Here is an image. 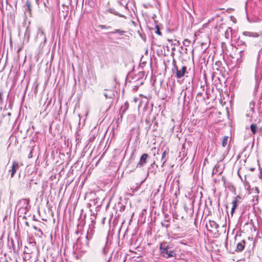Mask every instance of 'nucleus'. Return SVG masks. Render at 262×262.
<instances>
[{"label":"nucleus","instance_id":"obj_1","mask_svg":"<svg viewBox=\"0 0 262 262\" xmlns=\"http://www.w3.org/2000/svg\"><path fill=\"white\" fill-rule=\"evenodd\" d=\"M159 255L166 259H175L177 255V248L172 243L162 242L159 246Z\"/></svg>","mask_w":262,"mask_h":262},{"label":"nucleus","instance_id":"obj_2","mask_svg":"<svg viewBox=\"0 0 262 262\" xmlns=\"http://www.w3.org/2000/svg\"><path fill=\"white\" fill-rule=\"evenodd\" d=\"M243 35L252 38V45L256 48L261 49L259 50L257 55V62L262 63V33H257L250 31L243 32Z\"/></svg>","mask_w":262,"mask_h":262},{"label":"nucleus","instance_id":"obj_3","mask_svg":"<svg viewBox=\"0 0 262 262\" xmlns=\"http://www.w3.org/2000/svg\"><path fill=\"white\" fill-rule=\"evenodd\" d=\"M173 68L172 70L173 74L174 75L175 77L177 78L180 79L184 77L187 72V67L185 66H182L181 67H179L176 64V61L174 59L172 60Z\"/></svg>","mask_w":262,"mask_h":262},{"label":"nucleus","instance_id":"obj_4","mask_svg":"<svg viewBox=\"0 0 262 262\" xmlns=\"http://www.w3.org/2000/svg\"><path fill=\"white\" fill-rule=\"evenodd\" d=\"M16 207H18V213L19 214L20 216L23 214H27L30 208L29 200L24 199L19 200Z\"/></svg>","mask_w":262,"mask_h":262},{"label":"nucleus","instance_id":"obj_5","mask_svg":"<svg viewBox=\"0 0 262 262\" xmlns=\"http://www.w3.org/2000/svg\"><path fill=\"white\" fill-rule=\"evenodd\" d=\"M206 227L209 232L213 233L216 236L220 235L218 230L219 225L215 221L210 220L208 223L206 224Z\"/></svg>","mask_w":262,"mask_h":262},{"label":"nucleus","instance_id":"obj_6","mask_svg":"<svg viewBox=\"0 0 262 262\" xmlns=\"http://www.w3.org/2000/svg\"><path fill=\"white\" fill-rule=\"evenodd\" d=\"M36 38L37 39L43 40V44H45L47 42V37L42 28L41 27H39L37 28Z\"/></svg>","mask_w":262,"mask_h":262},{"label":"nucleus","instance_id":"obj_7","mask_svg":"<svg viewBox=\"0 0 262 262\" xmlns=\"http://www.w3.org/2000/svg\"><path fill=\"white\" fill-rule=\"evenodd\" d=\"M148 157L147 154H143L140 158L139 162L137 165V167L140 168L143 166L147 163V159Z\"/></svg>","mask_w":262,"mask_h":262},{"label":"nucleus","instance_id":"obj_8","mask_svg":"<svg viewBox=\"0 0 262 262\" xmlns=\"http://www.w3.org/2000/svg\"><path fill=\"white\" fill-rule=\"evenodd\" d=\"M237 43L238 46L242 48V50L239 51V54L241 57H242L245 55V50H246L247 45L245 41L242 40H238Z\"/></svg>","mask_w":262,"mask_h":262},{"label":"nucleus","instance_id":"obj_9","mask_svg":"<svg viewBox=\"0 0 262 262\" xmlns=\"http://www.w3.org/2000/svg\"><path fill=\"white\" fill-rule=\"evenodd\" d=\"M19 167L18 163L16 161H13L11 169L9 170L11 172V177L13 178L14 174Z\"/></svg>","mask_w":262,"mask_h":262},{"label":"nucleus","instance_id":"obj_10","mask_svg":"<svg viewBox=\"0 0 262 262\" xmlns=\"http://www.w3.org/2000/svg\"><path fill=\"white\" fill-rule=\"evenodd\" d=\"M206 96V98L205 97V96L203 95V93H202V92H199L198 94H197V95H196V100L199 102V101H201V102H204L205 101L206 99H209V96H208V94L207 93V92H206V94H205Z\"/></svg>","mask_w":262,"mask_h":262},{"label":"nucleus","instance_id":"obj_11","mask_svg":"<svg viewBox=\"0 0 262 262\" xmlns=\"http://www.w3.org/2000/svg\"><path fill=\"white\" fill-rule=\"evenodd\" d=\"M43 4L45 7V11L49 13L52 9V5L49 2V0H44L43 2Z\"/></svg>","mask_w":262,"mask_h":262},{"label":"nucleus","instance_id":"obj_12","mask_svg":"<svg viewBox=\"0 0 262 262\" xmlns=\"http://www.w3.org/2000/svg\"><path fill=\"white\" fill-rule=\"evenodd\" d=\"M129 107V104L127 101H126L124 105L121 106V111L120 112V117L122 118V116L125 113L126 111Z\"/></svg>","mask_w":262,"mask_h":262},{"label":"nucleus","instance_id":"obj_13","mask_svg":"<svg viewBox=\"0 0 262 262\" xmlns=\"http://www.w3.org/2000/svg\"><path fill=\"white\" fill-rule=\"evenodd\" d=\"M245 246V240H243L237 244L235 251L236 252H241L244 250Z\"/></svg>","mask_w":262,"mask_h":262},{"label":"nucleus","instance_id":"obj_14","mask_svg":"<svg viewBox=\"0 0 262 262\" xmlns=\"http://www.w3.org/2000/svg\"><path fill=\"white\" fill-rule=\"evenodd\" d=\"M238 199H240V197L239 196H237L235 197L233 201L232 204V207L231 208V213L232 214L236 208L237 206V202L238 201Z\"/></svg>","mask_w":262,"mask_h":262},{"label":"nucleus","instance_id":"obj_15","mask_svg":"<svg viewBox=\"0 0 262 262\" xmlns=\"http://www.w3.org/2000/svg\"><path fill=\"white\" fill-rule=\"evenodd\" d=\"M217 172L219 173V174H221L222 173V168H220V166L219 165L216 164L212 170V175L213 176Z\"/></svg>","mask_w":262,"mask_h":262},{"label":"nucleus","instance_id":"obj_16","mask_svg":"<svg viewBox=\"0 0 262 262\" xmlns=\"http://www.w3.org/2000/svg\"><path fill=\"white\" fill-rule=\"evenodd\" d=\"M244 184L245 189L247 190L249 193H251V186L249 182L246 180V176H245Z\"/></svg>","mask_w":262,"mask_h":262},{"label":"nucleus","instance_id":"obj_17","mask_svg":"<svg viewBox=\"0 0 262 262\" xmlns=\"http://www.w3.org/2000/svg\"><path fill=\"white\" fill-rule=\"evenodd\" d=\"M125 32L124 31L121 29H114L113 31H111L108 33L112 34H118L120 36H122L124 35Z\"/></svg>","mask_w":262,"mask_h":262},{"label":"nucleus","instance_id":"obj_18","mask_svg":"<svg viewBox=\"0 0 262 262\" xmlns=\"http://www.w3.org/2000/svg\"><path fill=\"white\" fill-rule=\"evenodd\" d=\"M250 129L253 135H255L257 132H258V129L256 124H251Z\"/></svg>","mask_w":262,"mask_h":262},{"label":"nucleus","instance_id":"obj_19","mask_svg":"<svg viewBox=\"0 0 262 262\" xmlns=\"http://www.w3.org/2000/svg\"><path fill=\"white\" fill-rule=\"evenodd\" d=\"M93 236L91 234L87 233L85 237V242L83 244V246L88 247L89 246V241L92 238Z\"/></svg>","mask_w":262,"mask_h":262},{"label":"nucleus","instance_id":"obj_20","mask_svg":"<svg viewBox=\"0 0 262 262\" xmlns=\"http://www.w3.org/2000/svg\"><path fill=\"white\" fill-rule=\"evenodd\" d=\"M232 29L230 27H229L228 29L225 32V37L227 39H229L232 38L231 34Z\"/></svg>","mask_w":262,"mask_h":262},{"label":"nucleus","instance_id":"obj_21","mask_svg":"<svg viewBox=\"0 0 262 262\" xmlns=\"http://www.w3.org/2000/svg\"><path fill=\"white\" fill-rule=\"evenodd\" d=\"M108 243V237H106V238L104 241V244H105L104 246L102 248V252L104 254H106L107 252V245Z\"/></svg>","mask_w":262,"mask_h":262},{"label":"nucleus","instance_id":"obj_22","mask_svg":"<svg viewBox=\"0 0 262 262\" xmlns=\"http://www.w3.org/2000/svg\"><path fill=\"white\" fill-rule=\"evenodd\" d=\"M109 12L111 13H112L115 15H117V16H119V17H124L125 16L124 15H122V14H120L118 12L116 11L115 9H110L108 10Z\"/></svg>","mask_w":262,"mask_h":262},{"label":"nucleus","instance_id":"obj_23","mask_svg":"<svg viewBox=\"0 0 262 262\" xmlns=\"http://www.w3.org/2000/svg\"><path fill=\"white\" fill-rule=\"evenodd\" d=\"M244 226H248V227L250 229L251 231H252V228H254V231H255L256 230L255 227H254V225L253 224V223H252V222L246 223L244 224Z\"/></svg>","mask_w":262,"mask_h":262},{"label":"nucleus","instance_id":"obj_24","mask_svg":"<svg viewBox=\"0 0 262 262\" xmlns=\"http://www.w3.org/2000/svg\"><path fill=\"white\" fill-rule=\"evenodd\" d=\"M94 226L93 224L90 225L89 228L88 230L87 233L91 234L93 236L94 234Z\"/></svg>","mask_w":262,"mask_h":262},{"label":"nucleus","instance_id":"obj_25","mask_svg":"<svg viewBox=\"0 0 262 262\" xmlns=\"http://www.w3.org/2000/svg\"><path fill=\"white\" fill-rule=\"evenodd\" d=\"M130 0H120L119 3L122 6H125L127 8L128 3Z\"/></svg>","mask_w":262,"mask_h":262},{"label":"nucleus","instance_id":"obj_26","mask_svg":"<svg viewBox=\"0 0 262 262\" xmlns=\"http://www.w3.org/2000/svg\"><path fill=\"white\" fill-rule=\"evenodd\" d=\"M26 6H27V10L28 11L31 13V11H32V6H31V3L30 2V0H27L26 2Z\"/></svg>","mask_w":262,"mask_h":262},{"label":"nucleus","instance_id":"obj_27","mask_svg":"<svg viewBox=\"0 0 262 262\" xmlns=\"http://www.w3.org/2000/svg\"><path fill=\"white\" fill-rule=\"evenodd\" d=\"M168 155V152H166V151H164L163 153H162V159H161V160L163 161V164H164L166 161H167V158L166 157V156Z\"/></svg>","mask_w":262,"mask_h":262},{"label":"nucleus","instance_id":"obj_28","mask_svg":"<svg viewBox=\"0 0 262 262\" xmlns=\"http://www.w3.org/2000/svg\"><path fill=\"white\" fill-rule=\"evenodd\" d=\"M228 140V136H224L222 140V144L223 147H225L227 145Z\"/></svg>","mask_w":262,"mask_h":262},{"label":"nucleus","instance_id":"obj_29","mask_svg":"<svg viewBox=\"0 0 262 262\" xmlns=\"http://www.w3.org/2000/svg\"><path fill=\"white\" fill-rule=\"evenodd\" d=\"M98 27L100 28L101 29L109 30V29H112L111 26L103 25H99L98 26Z\"/></svg>","mask_w":262,"mask_h":262},{"label":"nucleus","instance_id":"obj_30","mask_svg":"<svg viewBox=\"0 0 262 262\" xmlns=\"http://www.w3.org/2000/svg\"><path fill=\"white\" fill-rule=\"evenodd\" d=\"M85 3L91 7L94 6L95 0H86Z\"/></svg>","mask_w":262,"mask_h":262},{"label":"nucleus","instance_id":"obj_31","mask_svg":"<svg viewBox=\"0 0 262 262\" xmlns=\"http://www.w3.org/2000/svg\"><path fill=\"white\" fill-rule=\"evenodd\" d=\"M109 92H110V94L106 93L105 92L104 93V94H103V95L105 96V97L106 98V99L112 98V95L113 94V93L111 90L109 91Z\"/></svg>","mask_w":262,"mask_h":262},{"label":"nucleus","instance_id":"obj_32","mask_svg":"<svg viewBox=\"0 0 262 262\" xmlns=\"http://www.w3.org/2000/svg\"><path fill=\"white\" fill-rule=\"evenodd\" d=\"M161 225L163 227L168 228L169 227V224L167 220H165L164 222L161 223Z\"/></svg>","mask_w":262,"mask_h":262},{"label":"nucleus","instance_id":"obj_33","mask_svg":"<svg viewBox=\"0 0 262 262\" xmlns=\"http://www.w3.org/2000/svg\"><path fill=\"white\" fill-rule=\"evenodd\" d=\"M155 27H156L155 33L158 34L159 35L161 36L162 35V33H161V32L160 30L159 27L158 25H156Z\"/></svg>","mask_w":262,"mask_h":262},{"label":"nucleus","instance_id":"obj_34","mask_svg":"<svg viewBox=\"0 0 262 262\" xmlns=\"http://www.w3.org/2000/svg\"><path fill=\"white\" fill-rule=\"evenodd\" d=\"M155 165V162H154L153 163H152L150 165V167H149V168H148V172H152V173H155V172L153 170H151V168H154Z\"/></svg>","mask_w":262,"mask_h":262},{"label":"nucleus","instance_id":"obj_35","mask_svg":"<svg viewBox=\"0 0 262 262\" xmlns=\"http://www.w3.org/2000/svg\"><path fill=\"white\" fill-rule=\"evenodd\" d=\"M250 108L252 112H254V104L253 102L250 103Z\"/></svg>","mask_w":262,"mask_h":262},{"label":"nucleus","instance_id":"obj_36","mask_svg":"<svg viewBox=\"0 0 262 262\" xmlns=\"http://www.w3.org/2000/svg\"><path fill=\"white\" fill-rule=\"evenodd\" d=\"M145 123L147 124V125H148V127H147V130H149L150 126H151V124L149 122V121L147 119H146L145 120Z\"/></svg>","mask_w":262,"mask_h":262},{"label":"nucleus","instance_id":"obj_37","mask_svg":"<svg viewBox=\"0 0 262 262\" xmlns=\"http://www.w3.org/2000/svg\"><path fill=\"white\" fill-rule=\"evenodd\" d=\"M3 95V92L2 91H0V103L2 102V96Z\"/></svg>","mask_w":262,"mask_h":262},{"label":"nucleus","instance_id":"obj_38","mask_svg":"<svg viewBox=\"0 0 262 262\" xmlns=\"http://www.w3.org/2000/svg\"><path fill=\"white\" fill-rule=\"evenodd\" d=\"M33 228H34L35 230H37V231H38L40 232L41 233V234H42V231L41 230V229H39V228H37V227H35V226H34V227H33Z\"/></svg>","mask_w":262,"mask_h":262},{"label":"nucleus","instance_id":"obj_39","mask_svg":"<svg viewBox=\"0 0 262 262\" xmlns=\"http://www.w3.org/2000/svg\"><path fill=\"white\" fill-rule=\"evenodd\" d=\"M157 125H158V122L157 121H155V123H154V129H153V130H155L156 129V127L157 126Z\"/></svg>","mask_w":262,"mask_h":262},{"label":"nucleus","instance_id":"obj_40","mask_svg":"<svg viewBox=\"0 0 262 262\" xmlns=\"http://www.w3.org/2000/svg\"><path fill=\"white\" fill-rule=\"evenodd\" d=\"M175 41L176 42H175V43H171V45H176L177 44H179L180 43V41L179 40H175Z\"/></svg>","mask_w":262,"mask_h":262},{"label":"nucleus","instance_id":"obj_41","mask_svg":"<svg viewBox=\"0 0 262 262\" xmlns=\"http://www.w3.org/2000/svg\"><path fill=\"white\" fill-rule=\"evenodd\" d=\"M35 3L37 5V6L39 7L40 4V0H35Z\"/></svg>","mask_w":262,"mask_h":262},{"label":"nucleus","instance_id":"obj_42","mask_svg":"<svg viewBox=\"0 0 262 262\" xmlns=\"http://www.w3.org/2000/svg\"><path fill=\"white\" fill-rule=\"evenodd\" d=\"M32 157V151H31L30 154L28 155V158H31Z\"/></svg>","mask_w":262,"mask_h":262},{"label":"nucleus","instance_id":"obj_43","mask_svg":"<svg viewBox=\"0 0 262 262\" xmlns=\"http://www.w3.org/2000/svg\"><path fill=\"white\" fill-rule=\"evenodd\" d=\"M258 177L260 179H262V171H260L259 174L258 175Z\"/></svg>","mask_w":262,"mask_h":262},{"label":"nucleus","instance_id":"obj_44","mask_svg":"<svg viewBox=\"0 0 262 262\" xmlns=\"http://www.w3.org/2000/svg\"><path fill=\"white\" fill-rule=\"evenodd\" d=\"M238 176L239 177H240L242 181L244 183V180H243V179L242 178V177L239 175V174L238 173Z\"/></svg>","mask_w":262,"mask_h":262},{"label":"nucleus","instance_id":"obj_45","mask_svg":"<svg viewBox=\"0 0 262 262\" xmlns=\"http://www.w3.org/2000/svg\"><path fill=\"white\" fill-rule=\"evenodd\" d=\"M134 101L135 102H137V101H138V98H134Z\"/></svg>","mask_w":262,"mask_h":262},{"label":"nucleus","instance_id":"obj_46","mask_svg":"<svg viewBox=\"0 0 262 262\" xmlns=\"http://www.w3.org/2000/svg\"><path fill=\"white\" fill-rule=\"evenodd\" d=\"M255 80H256V86H257V78L256 77H255Z\"/></svg>","mask_w":262,"mask_h":262},{"label":"nucleus","instance_id":"obj_47","mask_svg":"<svg viewBox=\"0 0 262 262\" xmlns=\"http://www.w3.org/2000/svg\"><path fill=\"white\" fill-rule=\"evenodd\" d=\"M74 1L75 2L76 5L78 4V0H74Z\"/></svg>","mask_w":262,"mask_h":262},{"label":"nucleus","instance_id":"obj_48","mask_svg":"<svg viewBox=\"0 0 262 262\" xmlns=\"http://www.w3.org/2000/svg\"><path fill=\"white\" fill-rule=\"evenodd\" d=\"M77 242H78V243H80V238L79 237V238H77Z\"/></svg>","mask_w":262,"mask_h":262},{"label":"nucleus","instance_id":"obj_49","mask_svg":"<svg viewBox=\"0 0 262 262\" xmlns=\"http://www.w3.org/2000/svg\"><path fill=\"white\" fill-rule=\"evenodd\" d=\"M250 170L251 171H254V170H255V168H251L250 169Z\"/></svg>","mask_w":262,"mask_h":262},{"label":"nucleus","instance_id":"obj_50","mask_svg":"<svg viewBox=\"0 0 262 262\" xmlns=\"http://www.w3.org/2000/svg\"><path fill=\"white\" fill-rule=\"evenodd\" d=\"M78 233H79V231H78V230H77L75 232V234H77V235H78Z\"/></svg>","mask_w":262,"mask_h":262},{"label":"nucleus","instance_id":"obj_51","mask_svg":"<svg viewBox=\"0 0 262 262\" xmlns=\"http://www.w3.org/2000/svg\"><path fill=\"white\" fill-rule=\"evenodd\" d=\"M255 190L258 191V188L257 187H255Z\"/></svg>","mask_w":262,"mask_h":262},{"label":"nucleus","instance_id":"obj_52","mask_svg":"<svg viewBox=\"0 0 262 262\" xmlns=\"http://www.w3.org/2000/svg\"><path fill=\"white\" fill-rule=\"evenodd\" d=\"M184 41H185H185H187V42H189V40H188V39H185Z\"/></svg>","mask_w":262,"mask_h":262},{"label":"nucleus","instance_id":"obj_53","mask_svg":"<svg viewBox=\"0 0 262 262\" xmlns=\"http://www.w3.org/2000/svg\"><path fill=\"white\" fill-rule=\"evenodd\" d=\"M26 224L27 225V226H29V224L27 222H26Z\"/></svg>","mask_w":262,"mask_h":262},{"label":"nucleus","instance_id":"obj_54","mask_svg":"<svg viewBox=\"0 0 262 262\" xmlns=\"http://www.w3.org/2000/svg\"><path fill=\"white\" fill-rule=\"evenodd\" d=\"M168 41H169V42H171L172 41L171 39H168Z\"/></svg>","mask_w":262,"mask_h":262},{"label":"nucleus","instance_id":"obj_55","mask_svg":"<svg viewBox=\"0 0 262 262\" xmlns=\"http://www.w3.org/2000/svg\"><path fill=\"white\" fill-rule=\"evenodd\" d=\"M172 51L175 50V48H172Z\"/></svg>","mask_w":262,"mask_h":262},{"label":"nucleus","instance_id":"obj_56","mask_svg":"<svg viewBox=\"0 0 262 262\" xmlns=\"http://www.w3.org/2000/svg\"><path fill=\"white\" fill-rule=\"evenodd\" d=\"M72 3V0H70V4H71Z\"/></svg>","mask_w":262,"mask_h":262},{"label":"nucleus","instance_id":"obj_57","mask_svg":"<svg viewBox=\"0 0 262 262\" xmlns=\"http://www.w3.org/2000/svg\"><path fill=\"white\" fill-rule=\"evenodd\" d=\"M15 262H18L17 260H15Z\"/></svg>","mask_w":262,"mask_h":262}]
</instances>
